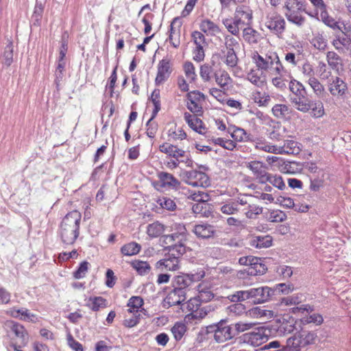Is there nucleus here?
<instances>
[{"label":"nucleus","instance_id":"nucleus-1","mask_svg":"<svg viewBox=\"0 0 351 351\" xmlns=\"http://www.w3.org/2000/svg\"><path fill=\"white\" fill-rule=\"evenodd\" d=\"M81 213L75 210L63 218L59 229V234L64 245H72L79 236Z\"/></svg>","mask_w":351,"mask_h":351},{"label":"nucleus","instance_id":"nucleus-2","mask_svg":"<svg viewBox=\"0 0 351 351\" xmlns=\"http://www.w3.org/2000/svg\"><path fill=\"white\" fill-rule=\"evenodd\" d=\"M251 58L254 64L263 69L265 73L269 77L278 73L283 65L276 52H268L265 56L259 54L257 51L252 53Z\"/></svg>","mask_w":351,"mask_h":351},{"label":"nucleus","instance_id":"nucleus-3","mask_svg":"<svg viewBox=\"0 0 351 351\" xmlns=\"http://www.w3.org/2000/svg\"><path fill=\"white\" fill-rule=\"evenodd\" d=\"M210 333H213V338L217 343H223L236 335L232 328L230 326L226 325L224 320H221L217 324L202 328L198 333V341H202L203 336Z\"/></svg>","mask_w":351,"mask_h":351},{"label":"nucleus","instance_id":"nucleus-4","mask_svg":"<svg viewBox=\"0 0 351 351\" xmlns=\"http://www.w3.org/2000/svg\"><path fill=\"white\" fill-rule=\"evenodd\" d=\"M286 12L285 15L289 22L298 27H302L305 23V17L300 14V12L305 10V5L300 0H286L285 3Z\"/></svg>","mask_w":351,"mask_h":351},{"label":"nucleus","instance_id":"nucleus-5","mask_svg":"<svg viewBox=\"0 0 351 351\" xmlns=\"http://www.w3.org/2000/svg\"><path fill=\"white\" fill-rule=\"evenodd\" d=\"M171 234L178 244L171 247L173 252H177L178 256H182L186 252L185 243L187 241L188 232L185 226L180 223H174L170 226Z\"/></svg>","mask_w":351,"mask_h":351},{"label":"nucleus","instance_id":"nucleus-6","mask_svg":"<svg viewBox=\"0 0 351 351\" xmlns=\"http://www.w3.org/2000/svg\"><path fill=\"white\" fill-rule=\"evenodd\" d=\"M270 336V328L267 327H258L252 332L243 335V341L254 347H258L267 342Z\"/></svg>","mask_w":351,"mask_h":351},{"label":"nucleus","instance_id":"nucleus-7","mask_svg":"<svg viewBox=\"0 0 351 351\" xmlns=\"http://www.w3.org/2000/svg\"><path fill=\"white\" fill-rule=\"evenodd\" d=\"M239 263L241 265L247 267L245 271L250 276L263 274L267 270V267L262 263L261 259L256 256H242L239 259Z\"/></svg>","mask_w":351,"mask_h":351},{"label":"nucleus","instance_id":"nucleus-8","mask_svg":"<svg viewBox=\"0 0 351 351\" xmlns=\"http://www.w3.org/2000/svg\"><path fill=\"white\" fill-rule=\"evenodd\" d=\"M264 25L271 33L279 36L285 29L286 22L280 14L272 11L267 13Z\"/></svg>","mask_w":351,"mask_h":351},{"label":"nucleus","instance_id":"nucleus-9","mask_svg":"<svg viewBox=\"0 0 351 351\" xmlns=\"http://www.w3.org/2000/svg\"><path fill=\"white\" fill-rule=\"evenodd\" d=\"M183 179L187 184L193 187L206 188L210 184V180L207 174L197 170L185 171Z\"/></svg>","mask_w":351,"mask_h":351},{"label":"nucleus","instance_id":"nucleus-10","mask_svg":"<svg viewBox=\"0 0 351 351\" xmlns=\"http://www.w3.org/2000/svg\"><path fill=\"white\" fill-rule=\"evenodd\" d=\"M181 256L177 254V252L171 250L162 259L156 262V268L161 272L165 271H177L180 269V258Z\"/></svg>","mask_w":351,"mask_h":351},{"label":"nucleus","instance_id":"nucleus-11","mask_svg":"<svg viewBox=\"0 0 351 351\" xmlns=\"http://www.w3.org/2000/svg\"><path fill=\"white\" fill-rule=\"evenodd\" d=\"M205 276L203 269H199L194 274H182L175 277L174 283L177 286L176 289H182L186 291V288L192 283L201 280Z\"/></svg>","mask_w":351,"mask_h":351},{"label":"nucleus","instance_id":"nucleus-12","mask_svg":"<svg viewBox=\"0 0 351 351\" xmlns=\"http://www.w3.org/2000/svg\"><path fill=\"white\" fill-rule=\"evenodd\" d=\"M187 108L196 115L202 112V102L205 100L204 95L198 91H191L187 94Z\"/></svg>","mask_w":351,"mask_h":351},{"label":"nucleus","instance_id":"nucleus-13","mask_svg":"<svg viewBox=\"0 0 351 351\" xmlns=\"http://www.w3.org/2000/svg\"><path fill=\"white\" fill-rule=\"evenodd\" d=\"M274 291L269 287H260L247 290L248 300L254 304H262L269 300Z\"/></svg>","mask_w":351,"mask_h":351},{"label":"nucleus","instance_id":"nucleus-14","mask_svg":"<svg viewBox=\"0 0 351 351\" xmlns=\"http://www.w3.org/2000/svg\"><path fill=\"white\" fill-rule=\"evenodd\" d=\"M269 326L270 330L275 331L276 337H284L294 331L295 321L293 319H286L282 318Z\"/></svg>","mask_w":351,"mask_h":351},{"label":"nucleus","instance_id":"nucleus-15","mask_svg":"<svg viewBox=\"0 0 351 351\" xmlns=\"http://www.w3.org/2000/svg\"><path fill=\"white\" fill-rule=\"evenodd\" d=\"M328 90L333 97L343 98L347 93V84L338 76L332 77L328 81Z\"/></svg>","mask_w":351,"mask_h":351},{"label":"nucleus","instance_id":"nucleus-16","mask_svg":"<svg viewBox=\"0 0 351 351\" xmlns=\"http://www.w3.org/2000/svg\"><path fill=\"white\" fill-rule=\"evenodd\" d=\"M159 151L167 155V157L173 159H185L189 157L186 152L178 146L169 143H164L159 146Z\"/></svg>","mask_w":351,"mask_h":351},{"label":"nucleus","instance_id":"nucleus-17","mask_svg":"<svg viewBox=\"0 0 351 351\" xmlns=\"http://www.w3.org/2000/svg\"><path fill=\"white\" fill-rule=\"evenodd\" d=\"M255 68L251 69L247 73V80L252 84L261 88L266 84L267 76L263 69H261L257 64Z\"/></svg>","mask_w":351,"mask_h":351},{"label":"nucleus","instance_id":"nucleus-18","mask_svg":"<svg viewBox=\"0 0 351 351\" xmlns=\"http://www.w3.org/2000/svg\"><path fill=\"white\" fill-rule=\"evenodd\" d=\"M247 167L249 168L253 173L254 176L261 183L267 182V165L261 161L253 160L247 162Z\"/></svg>","mask_w":351,"mask_h":351},{"label":"nucleus","instance_id":"nucleus-19","mask_svg":"<svg viewBox=\"0 0 351 351\" xmlns=\"http://www.w3.org/2000/svg\"><path fill=\"white\" fill-rule=\"evenodd\" d=\"M6 314L14 318L25 322L36 323L38 322V317L36 314L31 313L25 308H12L6 311Z\"/></svg>","mask_w":351,"mask_h":351},{"label":"nucleus","instance_id":"nucleus-20","mask_svg":"<svg viewBox=\"0 0 351 351\" xmlns=\"http://www.w3.org/2000/svg\"><path fill=\"white\" fill-rule=\"evenodd\" d=\"M4 327L7 330L12 332L23 345L27 343L28 334L23 325L12 320H8L4 323Z\"/></svg>","mask_w":351,"mask_h":351},{"label":"nucleus","instance_id":"nucleus-21","mask_svg":"<svg viewBox=\"0 0 351 351\" xmlns=\"http://www.w3.org/2000/svg\"><path fill=\"white\" fill-rule=\"evenodd\" d=\"M234 17L241 25H250L252 23L253 12L247 5H239L236 8Z\"/></svg>","mask_w":351,"mask_h":351},{"label":"nucleus","instance_id":"nucleus-22","mask_svg":"<svg viewBox=\"0 0 351 351\" xmlns=\"http://www.w3.org/2000/svg\"><path fill=\"white\" fill-rule=\"evenodd\" d=\"M158 185L161 189H178L180 182L172 174L167 172H160L158 174Z\"/></svg>","mask_w":351,"mask_h":351},{"label":"nucleus","instance_id":"nucleus-23","mask_svg":"<svg viewBox=\"0 0 351 351\" xmlns=\"http://www.w3.org/2000/svg\"><path fill=\"white\" fill-rule=\"evenodd\" d=\"M278 73H276L274 75H271V82L274 86L279 89L286 88V83L293 79L290 73L284 67L279 69Z\"/></svg>","mask_w":351,"mask_h":351},{"label":"nucleus","instance_id":"nucleus-24","mask_svg":"<svg viewBox=\"0 0 351 351\" xmlns=\"http://www.w3.org/2000/svg\"><path fill=\"white\" fill-rule=\"evenodd\" d=\"M247 315L254 319H260L267 321L276 316L275 312L266 308L265 306H256L250 308Z\"/></svg>","mask_w":351,"mask_h":351},{"label":"nucleus","instance_id":"nucleus-25","mask_svg":"<svg viewBox=\"0 0 351 351\" xmlns=\"http://www.w3.org/2000/svg\"><path fill=\"white\" fill-rule=\"evenodd\" d=\"M186 291L182 289H174L170 291L164 300L165 305L169 306L182 304L186 300Z\"/></svg>","mask_w":351,"mask_h":351},{"label":"nucleus","instance_id":"nucleus-26","mask_svg":"<svg viewBox=\"0 0 351 351\" xmlns=\"http://www.w3.org/2000/svg\"><path fill=\"white\" fill-rule=\"evenodd\" d=\"M332 45L339 52L343 53L351 48V36L337 34L332 40Z\"/></svg>","mask_w":351,"mask_h":351},{"label":"nucleus","instance_id":"nucleus-27","mask_svg":"<svg viewBox=\"0 0 351 351\" xmlns=\"http://www.w3.org/2000/svg\"><path fill=\"white\" fill-rule=\"evenodd\" d=\"M214 78L216 84L223 90H228L232 86V80L229 73L223 69L215 71Z\"/></svg>","mask_w":351,"mask_h":351},{"label":"nucleus","instance_id":"nucleus-28","mask_svg":"<svg viewBox=\"0 0 351 351\" xmlns=\"http://www.w3.org/2000/svg\"><path fill=\"white\" fill-rule=\"evenodd\" d=\"M184 118L189 126L196 132L204 134L206 132V128L204 126L202 121L197 117L195 114H191L189 112L184 114Z\"/></svg>","mask_w":351,"mask_h":351},{"label":"nucleus","instance_id":"nucleus-29","mask_svg":"<svg viewBox=\"0 0 351 351\" xmlns=\"http://www.w3.org/2000/svg\"><path fill=\"white\" fill-rule=\"evenodd\" d=\"M302 150V145L292 139L285 140L282 146H278V154L297 155Z\"/></svg>","mask_w":351,"mask_h":351},{"label":"nucleus","instance_id":"nucleus-30","mask_svg":"<svg viewBox=\"0 0 351 351\" xmlns=\"http://www.w3.org/2000/svg\"><path fill=\"white\" fill-rule=\"evenodd\" d=\"M170 63L168 60L162 59L159 62L158 66V73L155 80L157 85L162 84L167 80L170 75Z\"/></svg>","mask_w":351,"mask_h":351},{"label":"nucleus","instance_id":"nucleus-31","mask_svg":"<svg viewBox=\"0 0 351 351\" xmlns=\"http://www.w3.org/2000/svg\"><path fill=\"white\" fill-rule=\"evenodd\" d=\"M192 231L198 238L208 239L214 235L215 229L208 223H200L194 226Z\"/></svg>","mask_w":351,"mask_h":351},{"label":"nucleus","instance_id":"nucleus-32","mask_svg":"<svg viewBox=\"0 0 351 351\" xmlns=\"http://www.w3.org/2000/svg\"><path fill=\"white\" fill-rule=\"evenodd\" d=\"M290 101L295 109L303 113L309 112L311 108V100L306 95H302L297 98H290Z\"/></svg>","mask_w":351,"mask_h":351},{"label":"nucleus","instance_id":"nucleus-33","mask_svg":"<svg viewBox=\"0 0 351 351\" xmlns=\"http://www.w3.org/2000/svg\"><path fill=\"white\" fill-rule=\"evenodd\" d=\"M289 89L291 92L290 98H297L302 95H306V90L304 86L299 81L291 79L289 82Z\"/></svg>","mask_w":351,"mask_h":351},{"label":"nucleus","instance_id":"nucleus-34","mask_svg":"<svg viewBox=\"0 0 351 351\" xmlns=\"http://www.w3.org/2000/svg\"><path fill=\"white\" fill-rule=\"evenodd\" d=\"M273 239L270 235L256 236L252 237L250 245L258 249L267 248L271 246Z\"/></svg>","mask_w":351,"mask_h":351},{"label":"nucleus","instance_id":"nucleus-35","mask_svg":"<svg viewBox=\"0 0 351 351\" xmlns=\"http://www.w3.org/2000/svg\"><path fill=\"white\" fill-rule=\"evenodd\" d=\"M311 44L317 49L324 51L327 48L328 41L323 32H316L313 34Z\"/></svg>","mask_w":351,"mask_h":351},{"label":"nucleus","instance_id":"nucleus-36","mask_svg":"<svg viewBox=\"0 0 351 351\" xmlns=\"http://www.w3.org/2000/svg\"><path fill=\"white\" fill-rule=\"evenodd\" d=\"M227 132L234 141L238 142L245 141L248 138L247 132L244 129L235 125L228 126Z\"/></svg>","mask_w":351,"mask_h":351},{"label":"nucleus","instance_id":"nucleus-37","mask_svg":"<svg viewBox=\"0 0 351 351\" xmlns=\"http://www.w3.org/2000/svg\"><path fill=\"white\" fill-rule=\"evenodd\" d=\"M318 20L321 21L332 30H337V28H339V21H337L332 16H330L327 9L319 14Z\"/></svg>","mask_w":351,"mask_h":351},{"label":"nucleus","instance_id":"nucleus-38","mask_svg":"<svg viewBox=\"0 0 351 351\" xmlns=\"http://www.w3.org/2000/svg\"><path fill=\"white\" fill-rule=\"evenodd\" d=\"M167 227L162 223L155 221L147 226V233L151 238L160 237L165 230Z\"/></svg>","mask_w":351,"mask_h":351},{"label":"nucleus","instance_id":"nucleus-39","mask_svg":"<svg viewBox=\"0 0 351 351\" xmlns=\"http://www.w3.org/2000/svg\"><path fill=\"white\" fill-rule=\"evenodd\" d=\"M254 147L258 150L278 154V146L271 145L264 140L258 139L254 141Z\"/></svg>","mask_w":351,"mask_h":351},{"label":"nucleus","instance_id":"nucleus-40","mask_svg":"<svg viewBox=\"0 0 351 351\" xmlns=\"http://www.w3.org/2000/svg\"><path fill=\"white\" fill-rule=\"evenodd\" d=\"M197 295L196 297L201 302H208L210 300H211L213 297L214 294L210 290V288L206 287V286L199 284L197 286Z\"/></svg>","mask_w":351,"mask_h":351},{"label":"nucleus","instance_id":"nucleus-41","mask_svg":"<svg viewBox=\"0 0 351 351\" xmlns=\"http://www.w3.org/2000/svg\"><path fill=\"white\" fill-rule=\"evenodd\" d=\"M243 39L250 44H256L258 43L260 34L248 25V27L244 28L243 31Z\"/></svg>","mask_w":351,"mask_h":351},{"label":"nucleus","instance_id":"nucleus-42","mask_svg":"<svg viewBox=\"0 0 351 351\" xmlns=\"http://www.w3.org/2000/svg\"><path fill=\"white\" fill-rule=\"evenodd\" d=\"M222 23L232 35L238 36L239 34V26L241 25L236 21L234 16L233 18L223 19Z\"/></svg>","mask_w":351,"mask_h":351},{"label":"nucleus","instance_id":"nucleus-43","mask_svg":"<svg viewBox=\"0 0 351 351\" xmlns=\"http://www.w3.org/2000/svg\"><path fill=\"white\" fill-rule=\"evenodd\" d=\"M213 310L210 305H207L202 308H199L197 311L193 313H189L185 316V319L190 321L191 319H201L204 318L208 313Z\"/></svg>","mask_w":351,"mask_h":351},{"label":"nucleus","instance_id":"nucleus-44","mask_svg":"<svg viewBox=\"0 0 351 351\" xmlns=\"http://www.w3.org/2000/svg\"><path fill=\"white\" fill-rule=\"evenodd\" d=\"M87 306L94 311H98L107 305L106 300L102 297H91L87 302Z\"/></svg>","mask_w":351,"mask_h":351},{"label":"nucleus","instance_id":"nucleus-45","mask_svg":"<svg viewBox=\"0 0 351 351\" xmlns=\"http://www.w3.org/2000/svg\"><path fill=\"white\" fill-rule=\"evenodd\" d=\"M252 99L260 107L267 106L271 100V97L265 92H261L258 90L254 91L252 93Z\"/></svg>","mask_w":351,"mask_h":351},{"label":"nucleus","instance_id":"nucleus-46","mask_svg":"<svg viewBox=\"0 0 351 351\" xmlns=\"http://www.w3.org/2000/svg\"><path fill=\"white\" fill-rule=\"evenodd\" d=\"M274 117L278 119H284L290 115L291 110L287 105L276 104L271 109Z\"/></svg>","mask_w":351,"mask_h":351},{"label":"nucleus","instance_id":"nucleus-47","mask_svg":"<svg viewBox=\"0 0 351 351\" xmlns=\"http://www.w3.org/2000/svg\"><path fill=\"white\" fill-rule=\"evenodd\" d=\"M200 29L204 33L215 35L219 32V27L209 19L203 20L199 25Z\"/></svg>","mask_w":351,"mask_h":351},{"label":"nucleus","instance_id":"nucleus-48","mask_svg":"<svg viewBox=\"0 0 351 351\" xmlns=\"http://www.w3.org/2000/svg\"><path fill=\"white\" fill-rule=\"evenodd\" d=\"M287 218L286 213L280 210H271L267 215V219L269 221L273 223H279L285 221Z\"/></svg>","mask_w":351,"mask_h":351},{"label":"nucleus","instance_id":"nucleus-49","mask_svg":"<svg viewBox=\"0 0 351 351\" xmlns=\"http://www.w3.org/2000/svg\"><path fill=\"white\" fill-rule=\"evenodd\" d=\"M141 249L140 244L136 242H130L121 247V252L125 256H133L137 254Z\"/></svg>","mask_w":351,"mask_h":351},{"label":"nucleus","instance_id":"nucleus-50","mask_svg":"<svg viewBox=\"0 0 351 351\" xmlns=\"http://www.w3.org/2000/svg\"><path fill=\"white\" fill-rule=\"evenodd\" d=\"M310 110L311 116L315 119L321 118L325 114L324 104L320 101L311 100V108Z\"/></svg>","mask_w":351,"mask_h":351},{"label":"nucleus","instance_id":"nucleus-51","mask_svg":"<svg viewBox=\"0 0 351 351\" xmlns=\"http://www.w3.org/2000/svg\"><path fill=\"white\" fill-rule=\"evenodd\" d=\"M180 163H184L186 167H192L193 160L189 157H186L185 159L169 158L165 162V166L169 169H176Z\"/></svg>","mask_w":351,"mask_h":351},{"label":"nucleus","instance_id":"nucleus-52","mask_svg":"<svg viewBox=\"0 0 351 351\" xmlns=\"http://www.w3.org/2000/svg\"><path fill=\"white\" fill-rule=\"evenodd\" d=\"M219 210L222 213L230 215L237 214L240 210V208H237V203L234 202L232 199H230L222 204Z\"/></svg>","mask_w":351,"mask_h":351},{"label":"nucleus","instance_id":"nucleus-53","mask_svg":"<svg viewBox=\"0 0 351 351\" xmlns=\"http://www.w3.org/2000/svg\"><path fill=\"white\" fill-rule=\"evenodd\" d=\"M326 59L329 66L334 70L338 71L341 66V59L335 51H328Z\"/></svg>","mask_w":351,"mask_h":351},{"label":"nucleus","instance_id":"nucleus-54","mask_svg":"<svg viewBox=\"0 0 351 351\" xmlns=\"http://www.w3.org/2000/svg\"><path fill=\"white\" fill-rule=\"evenodd\" d=\"M201 302L196 296L191 298L186 303L182 304V309L184 311L186 308L190 313H193L197 311L201 305Z\"/></svg>","mask_w":351,"mask_h":351},{"label":"nucleus","instance_id":"nucleus-55","mask_svg":"<svg viewBox=\"0 0 351 351\" xmlns=\"http://www.w3.org/2000/svg\"><path fill=\"white\" fill-rule=\"evenodd\" d=\"M224 53L225 63L226 64L231 68L235 67L238 62V58L235 53L234 49L226 50V51H222Z\"/></svg>","mask_w":351,"mask_h":351},{"label":"nucleus","instance_id":"nucleus-56","mask_svg":"<svg viewBox=\"0 0 351 351\" xmlns=\"http://www.w3.org/2000/svg\"><path fill=\"white\" fill-rule=\"evenodd\" d=\"M12 60L13 43L12 41L9 40L3 51L2 62L7 66H9L12 62Z\"/></svg>","mask_w":351,"mask_h":351},{"label":"nucleus","instance_id":"nucleus-57","mask_svg":"<svg viewBox=\"0 0 351 351\" xmlns=\"http://www.w3.org/2000/svg\"><path fill=\"white\" fill-rule=\"evenodd\" d=\"M309 1L311 3L313 6L314 7L315 12L313 14H312V13H307V14L311 17L319 19V14L321 13L322 11H324L326 9H327V5L325 4L324 0H309Z\"/></svg>","mask_w":351,"mask_h":351},{"label":"nucleus","instance_id":"nucleus-58","mask_svg":"<svg viewBox=\"0 0 351 351\" xmlns=\"http://www.w3.org/2000/svg\"><path fill=\"white\" fill-rule=\"evenodd\" d=\"M183 68L186 80L189 82H195L197 79V74L193 64L191 62H186L184 63Z\"/></svg>","mask_w":351,"mask_h":351},{"label":"nucleus","instance_id":"nucleus-59","mask_svg":"<svg viewBox=\"0 0 351 351\" xmlns=\"http://www.w3.org/2000/svg\"><path fill=\"white\" fill-rule=\"evenodd\" d=\"M186 331V326L184 323L176 322L171 328V332L176 341H180Z\"/></svg>","mask_w":351,"mask_h":351},{"label":"nucleus","instance_id":"nucleus-60","mask_svg":"<svg viewBox=\"0 0 351 351\" xmlns=\"http://www.w3.org/2000/svg\"><path fill=\"white\" fill-rule=\"evenodd\" d=\"M150 100L154 104V108L152 111V118H155L160 110V90L154 89L150 97Z\"/></svg>","mask_w":351,"mask_h":351},{"label":"nucleus","instance_id":"nucleus-61","mask_svg":"<svg viewBox=\"0 0 351 351\" xmlns=\"http://www.w3.org/2000/svg\"><path fill=\"white\" fill-rule=\"evenodd\" d=\"M307 83L317 96H320L324 92V86L315 77L308 79Z\"/></svg>","mask_w":351,"mask_h":351},{"label":"nucleus","instance_id":"nucleus-62","mask_svg":"<svg viewBox=\"0 0 351 351\" xmlns=\"http://www.w3.org/2000/svg\"><path fill=\"white\" fill-rule=\"evenodd\" d=\"M132 265L134 269H135L140 275L148 274L151 269L149 264L146 261H134L132 262Z\"/></svg>","mask_w":351,"mask_h":351},{"label":"nucleus","instance_id":"nucleus-63","mask_svg":"<svg viewBox=\"0 0 351 351\" xmlns=\"http://www.w3.org/2000/svg\"><path fill=\"white\" fill-rule=\"evenodd\" d=\"M156 202L162 208L167 210H174L176 208L174 201L167 197H159L157 199Z\"/></svg>","mask_w":351,"mask_h":351},{"label":"nucleus","instance_id":"nucleus-64","mask_svg":"<svg viewBox=\"0 0 351 351\" xmlns=\"http://www.w3.org/2000/svg\"><path fill=\"white\" fill-rule=\"evenodd\" d=\"M90 267V263L86 261L82 262L78 268L73 272V277L75 279L84 278Z\"/></svg>","mask_w":351,"mask_h":351}]
</instances>
